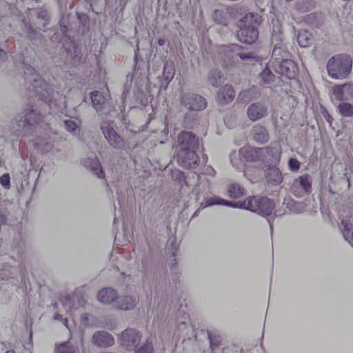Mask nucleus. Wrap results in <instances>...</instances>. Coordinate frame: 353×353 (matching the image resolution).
Returning a JSON list of instances; mask_svg holds the SVG:
<instances>
[{
	"mask_svg": "<svg viewBox=\"0 0 353 353\" xmlns=\"http://www.w3.org/2000/svg\"><path fill=\"white\" fill-rule=\"evenodd\" d=\"M11 58L14 65L22 70L25 85L30 97L39 101L41 110L33 105L27 107L17 115L12 123V127L17 136L34 134L31 139L32 145L41 152H48L53 146L51 132L50 117L53 114H63L65 110V98L59 91H54L35 70L26 62L25 54L14 51Z\"/></svg>",
	"mask_w": 353,
	"mask_h": 353,
	"instance_id": "obj_1",
	"label": "nucleus"
},
{
	"mask_svg": "<svg viewBox=\"0 0 353 353\" xmlns=\"http://www.w3.org/2000/svg\"><path fill=\"white\" fill-rule=\"evenodd\" d=\"M173 257L170 265V276H168L165 274H155L154 286H150V290L151 296L154 293V303H157V319L167 323L169 329H172V325L176 324L177 327L173 333H170V337L175 336L176 340L179 341L181 336H183L184 341L185 336L191 331L189 315L182 309L181 305L180 308L175 310L168 304L169 293L172 292L174 288H176L179 279L174 254ZM169 332H171V330H169Z\"/></svg>",
	"mask_w": 353,
	"mask_h": 353,
	"instance_id": "obj_2",
	"label": "nucleus"
},
{
	"mask_svg": "<svg viewBox=\"0 0 353 353\" xmlns=\"http://www.w3.org/2000/svg\"><path fill=\"white\" fill-rule=\"evenodd\" d=\"M60 30L63 34L60 42L63 48L61 59L63 65V68L61 65L59 66L63 71L67 72V69L76 68L84 64L86 52L83 49L81 41L72 38L71 32L62 21H60Z\"/></svg>",
	"mask_w": 353,
	"mask_h": 353,
	"instance_id": "obj_3",
	"label": "nucleus"
},
{
	"mask_svg": "<svg viewBox=\"0 0 353 353\" xmlns=\"http://www.w3.org/2000/svg\"><path fill=\"white\" fill-rule=\"evenodd\" d=\"M13 254H17V259L14 255H4L0 257V277L2 280L10 279V283L17 287L19 279L15 276H20L21 281L26 284L25 279V246L22 241L17 242L12 249Z\"/></svg>",
	"mask_w": 353,
	"mask_h": 353,
	"instance_id": "obj_4",
	"label": "nucleus"
},
{
	"mask_svg": "<svg viewBox=\"0 0 353 353\" xmlns=\"http://www.w3.org/2000/svg\"><path fill=\"white\" fill-rule=\"evenodd\" d=\"M205 206L221 205L234 208H241L257 213L263 216H270L274 210V202L266 196H249L245 201L234 202L217 196L206 198Z\"/></svg>",
	"mask_w": 353,
	"mask_h": 353,
	"instance_id": "obj_5",
	"label": "nucleus"
},
{
	"mask_svg": "<svg viewBox=\"0 0 353 353\" xmlns=\"http://www.w3.org/2000/svg\"><path fill=\"white\" fill-rule=\"evenodd\" d=\"M261 23V17L254 12L245 14L237 23V39L245 44H252L259 38L258 27Z\"/></svg>",
	"mask_w": 353,
	"mask_h": 353,
	"instance_id": "obj_6",
	"label": "nucleus"
},
{
	"mask_svg": "<svg viewBox=\"0 0 353 353\" xmlns=\"http://www.w3.org/2000/svg\"><path fill=\"white\" fill-rule=\"evenodd\" d=\"M218 53L225 67L236 66L240 61H246L254 59L252 53L245 50L237 43L223 45L219 47Z\"/></svg>",
	"mask_w": 353,
	"mask_h": 353,
	"instance_id": "obj_7",
	"label": "nucleus"
},
{
	"mask_svg": "<svg viewBox=\"0 0 353 353\" xmlns=\"http://www.w3.org/2000/svg\"><path fill=\"white\" fill-rule=\"evenodd\" d=\"M172 176L179 181L181 189H183L185 186L190 189L191 193L195 195L196 201L199 200L201 196L205 197L208 193V183H202L200 182L201 177L195 172L191 173L188 177H185L183 172L175 170L172 172Z\"/></svg>",
	"mask_w": 353,
	"mask_h": 353,
	"instance_id": "obj_8",
	"label": "nucleus"
},
{
	"mask_svg": "<svg viewBox=\"0 0 353 353\" xmlns=\"http://www.w3.org/2000/svg\"><path fill=\"white\" fill-rule=\"evenodd\" d=\"M352 61L347 54H340L332 57L327 63L328 75L332 79H345L351 72Z\"/></svg>",
	"mask_w": 353,
	"mask_h": 353,
	"instance_id": "obj_9",
	"label": "nucleus"
},
{
	"mask_svg": "<svg viewBox=\"0 0 353 353\" xmlns=\"http://www.w3.org/2000/svg\"><path fill=\"white\" fill-rule=\"evenodd\" d=\"M135 65L134 72L132 74H128L126 77V82L123 87V92L122 97L126 99L130 95L131 92L135 93L139 90H141L143 83L147 81V71L148 69L145 66L144 63L142 67L137 61V56H134Z\"/></svg>",
	"mask_w": 353,
	"mask_h": 353,
	"instance_id": "obj_10",
	"label": "nucleus"
},
{
	"mask_svg": "<svg viewBox=\"0 0 353 353\" xmlns=\"http://www.w3.org/2000/svg\"><path fill=\"white\" fill-rule=\"evenodd\" d=\"M86 303V297L83 289H77L72 294H68L60 299L59 303L54 304V307H58L61 304L64 312L73 318L74 312L81 307H83Z\"/></svg>",
	"mask_w": 353,
	"mask_h": 353,
	"instance_id": "obj_11",
	"label": "nucleus"
},
{
	"mask_svg": "<svg viewBox=\"0 0 353 353\" xmlns=\"http://www.w3.org/2000/svg\"><path fill=\"white\" fill-rule=\"evenodd\" d=\"M100 128L104 137L112 148L121 149L124 146L123 139L114 130L113 121L106 119L103 121Z\"/></svg>",
	"mask_w": 353,
	"mask_h": 353,
	"instance_id": "obj_12",
	"label": "nucleus"
},
{
	"mask_svg": "<svg viewBox=\"0 0 353 353\" xmlns=\"http://www.w3.org/2000/svg\"><path fill=\"white\" fill-rule=\"evenodd\" d=\"M181 104L190 111H201L207 106L206 99L202 96L193 92L182 94Z\"/></svg>",
	"mask_w": 353,
	"mask_h": 353,
	"instance_id": "obj_13",
	"label": "nucleus"
},
{
	"mask_svg": "<svg viewBox=\"0 0 353 353\" xmlns=\"http://www.w3.org/2000/svg\"><path fill=\"white\" fill-rule=\"evenodd\" d=\"M142 338L141 333L134 329L128 327L123 330L119 336L121 346L128 351H132L140 344Z\"/></svg>",
	"mask_w": 353,
	"mask_h": 353,
	"instance_id": "obj_14",
	"label": "nucleus"
},
{
	"mask_svg": "<svg viewBox=\"0 0 353 353\" xmlns=\"http://www.w3.org/2000/svg\"><path fill=\"white\" fill-rule=\"evenodd\" d=\"M312 177L308 174H304L293 181L291 190L297 197L307 195L312 192Z\"/></svg>",
	"mask_w": 353,
	"mask_h": 353,
	"instance_id": "obj_15",
	"label": "nucleus"
},
{
	"mask_svg": "<svg viewBox=\"0 0 353 353\" xmlns=\"http://www.w3.org/2000/svg\"><path fill=\"white\" fill-rule=\"evenodd\" d=\"M90 99L92 107L97 112L108 114L111 112L108 94H105L101 91H93L90 94Z\"/></svg>",
	"mask_w": 353,
	"mask_h": 353,
	"instance_id": "obj_16",
	"label": "nucleus"
},
{
	"mask_svg": "<svg viewBox=\"0 0 353 353\" xmlns=\"http://www.w3.org/2000/svg\"><path fill=\"white\" fill-rule=\"evenodd\" d=\"M274 71L285 76L289 79H295L298 74V68L294 61L290 59H283L281 61L276 62L272 65Z\"/></svg>",
	"mask_w": 353,
	"mask_h": 353,
	"instance_id": "obj_17",
	"label": "nucleus"
},
{
	"mask_svg": "<svg viewBox=\"0 0 353 353\" xmlns=\"http://www.w3.org/2000/svg\"><path fill=\"white\" fill-rule=\"evenodd\" d=\"M176 161L182 168L194 169L199 165V157L196 150H180L176 155Z\"/></svg>",
	"mask_w": 353,
	"mask_h": 353,
	"instance_id": "obj_18",
	"label": "nucleus"
},
{
	"mask_svg": "<svg viewBox=\"0 0 353 353\" xmlns=\"http://www.w3.org/2000/svg\"><path fill=\"white\" fill-rule=\"evenodd\" d=\"M180 150H196L199 148V139L192 132L182 131L177 137Z\"/></svg>",
	"mask_w": 353,
	"mask_h": 353,
	"instance_id": "obj_19",
	"label": "nucleus"
},
{
	"mask_svg": "<svg viewBox=\"0 0 353 353\" xmlns=\"http://www.w3.org/2000/svg\"><path fill=\"white\" fill-rule=\"evenodd\" d=\"M241 153L245 162H259L264 161L265 155L268 153V149L265 148H251L250 146H244L241 148Z\"/></svg>",
	"mask_w": 353,
	"mask_h": 353,
	"instance_id": "obj_20",
	"label": "nucleus"
},
{
	"mask_svg": "<svg viewBox=\"0 0 353 353\" xmlns=\"http://www.w3.org/2000/svg\"><path fill=\"white\" fill-rule=\"evenodd\" d=\"M81 164L85 168L89 169L98 178L105 179V174L101 163L94 154L92 153L88 157L83 158L81 160Z\"/></svg>",
	"mask_w": 353,
	"mask_h": 353,
	"instance_id": "obj_21",
	"label": "nucleus"
},
{
	"mask_svg": "<svg viewBox=\"0 0 353 353\" xmlns=\"http://www.w3.org/2000/svg\"><path fill=\"white\" fill-rule=\"evenodd\" d=\"M247 114L250 121H259L268 114V107L261 102L252 103L247 109Z\"/></svg>",
	"mask_w": 353,
	"mask_h": 353,
	"instance_id": "obj_22",
	"label": "nucleus"
},
{
	"mask_svg": "<svg viewBox=\"0 0 353 353\" xmlns=\"http://www.w3.org/2000/svg\"><path fill=\"white\" fill-rule=\"evenodd\" d=\"M92 341L95 345L103 348L110 347L114 343L113 336L104 330L94 332Z\"/></svg>",
	"mask_w": 353,
	"mask_h": 353,
	"instance_id": "obj_23",
	"label": "nucleus"
},
{
	"mask_svg": "<svg viewBox=\"0 0 353 353\" xmlns=\"http://www.w3.org/2000/svg\"><path fill=\"white\" fill-rule=\"evenodd\" d=\"M339 228L345 240L353 246V216L343 217Z\"/></svg>",
	"mask_w": 353,
	"mask_h": 353,
	"instance_id": "obj_24",
	"label": "nucleus"
},
{
	"mask_svg": "<svg viewBox=\"0 0 353 353\" xmlns=\"http://www.w3.org/2000/svg\"><path fill=\"white\" fill-rule=\"evenodd\" d=\"M136 305V299L130 295H117L114 302V308L121 310H132Z\"/></svg>",
	"mask_w": 353,
	"mask_h": 353,
	"instance_id": "obj_25",
	"label": "nucleus"
},
{
	"mask_svg": "<svg viewBox=\"0 0 353 353\" xmlns=\"http://www.w3.org/2000/svg\"><path fill=\"white\" fill-rule=\"evenodd\" d=\"M98 300L103 304H112L114 307V302L117 297V292L111 288H105L98 292Z\"/></svg>",
	"mask_w": 353,
	"mask_h": 353,
	"instance_id": "obj_26",
	"label": "nucleus"
},
{
	"mask_svg": "<svg viewBox=\"0 0 353 353\" xmlns=\"http://www.w3.org/2000/svg\"><path fill=\"white\" fill-rule=\"evenodd\" d=\"M253 139L260 143L263 144L268 141L269 134L266 128L261 124H256L252 129Z\"/></svg>",
	"mask_w": 353,
	"mask_h": 353,
	"instance_id": "obj_27",
	"label": "nucleus"
},
{
	"mask_svg": "<svg viewBox=\"0 0 353 353\" xmlns=\"http://www.w3.org/2000/svg\"><path fill=\"white\" fill-rule=\"evenodd\" d=\"M259 83L266 88H272L275 83L276 77L269 69L265 67L258 77Z\"/></svg>",
	"mask_w": 353,
	"mask_h": 353,
	"instance_id": "obj_28",
	"label": "nucleus"
},
{
	"mask_svg": "<svg viewBox=\"0 0 353 353\" xmlns=\"http://www.w3.org/2000/svg\"><path fill=\"white\" fill-rule=\"evenodd\" d=\"M235 97V91L231 85H225L218 92V99L221 103H229Z\"/></svg>",
	"mask_w": 353,
	"mask_h": 353,
	"instance_id": "obj_29",
	"label": "nucleus"
},
{
	"mask_svg": "<svg viewBox=\"0 0 353 353\" xmlns=\"http://www.w3.org/2000/svg\"><path fill=\"white\" fill-rule=\"evenodd\" d=\"M268 182L272 185H278L283 181L282 173L276 167H271L267 170Z\"/></svg>",
	"mask_w": 353,
	"mask_h": 353,
	"instance_id": "obj_30",
	"label": "nucleus"
},
{
	"mask_svg": "<svg viewBox=\"0 0 353 353\" xmlns=\"http://www.w3.org/2000/svg\"><path fill=\"white\" fill-rule=\"evenodd\" d=\"M230 163L238 170H243L245 168V161L241 153V148L237 151H232L230 155Z\"/></svg>",
	"mask_w": 353,
	"mask_h": 353,
	"instance_id": "obj_31",
	"label": "nucleus"
},
{
	"mask_svg": "<svg viewBox=\"0 0 353 353\" xmlns=\"http://www.w3.org/2000/svg\"><path fill=\"white\" fill-rule=\"evenodd\" d=\"M214 21L222 26H227L230 19V14L227 9L221 8L215 10L212 14Z\"/></svg>",
	"mask_w": 353,
	"mask_h": 353,
	"instance_id": "obj_32",
	"label": "nucleus"
},
{
	"mask_svg": "<svg viewBox=\"0 0 353 353\" xmlns=\"http://www.w3.org/2000/svg\"><path fill=\"white\" fill-rule=\"evenodd\" d=\"M297 42L301 48L310 46L314 41L313 36L307 30H300L297 34Z\"/></svg>",
	"mask_w": 353,
	"mask_h": 353,
	"instance_id": "obj_33",
	"label": "nucleus"
},
{
	"mask_svg": "<svg viewBox=\"0 0 353 353\" xmlns=\"http://www.w3.org/2000/svg\"><path fill=\"white\" fill-rule=\"evenodd\" d=\"M287 52L283 48V46H278V43L274 46L272 57H271V64L273 65L276 62L281 61L283 59H285Z\"/></svg>",
	"mask_w": 353,
	"mask_h": 353,
	"instance_id": "obj_34",
	"label": "nucleus"
},
{
	"mask_svg": "<svg viewBox=\"0 0 353 353\" xmlns=\"http://www.w3.org/2000/svg\"><path fill=\"white\" fill-rule=\"evenodd\" d=\"M134 254L136 256V261L137 263L141 262V271L142 272H146L147 270V266L148 263V259L146 256L145 252H143V250H141V248L139 245H137L134 249Z\"/></svg>",
	"mask_w": 353,
	"mask_h": 353,
	"instance_id": "obj_35",
	"label": "nucleus"
},
{
	"mask_svg": "<svg viewBox=\"0 0 353 353\" xmlns=\"http://www.w3.org/2000/svg\"><path fill=\"white\" fill-rule=\"evenodd\" d=\"M54 353H79V350L72 345L70 342L67 341L57 345Z\"/></svg>",
	"mask_w": 353,
	"mask_h": 353,
	"instance_id": "obj_36",
	"label": "nucleus"
},
{
	"mask_svg": "<svg viewBox=\"0 0 353 353\" xmlns=\"http://www.w3.org/2000/svg\"><path fill=\"white\" fill-rule=\"evenodd\" d=\"M228 194L232 199H238L245 194V189L239 184L232 183L228 187Z\"/></svg>",
	"mask_w": 353,
	"mask_h": 353,
	"instance_id": "obj_37",
	"label": "nucleus"
},
{
	"mask_svg": "<svg viewBox=\"0 0 353 353\" xmlns=\"http://www.w3.org/2000/svg\"><path fill=\"white\" fill-rule=\"evenodd\" d=\"M175 69L174 63L172 61H166L164 63L163 76L165 80L169 83L174 76Z\"/></svg>",
	"mask_w": 353,
	"mask_h": 353,
	"instance_id": "obj_38",
	"label": "nucleus"
},
{
	"mask_svg": "<svg viewBox=\"0 0 353 353\" xmlns=\"http://www.w3.org/2000/svg\"><path fill=\"white\" fill-rule=\"evenodd\" d=\"M208 79L209 83L214 87H218L223 83V74L218 70H210Z\"/></svg>",
	"mask_w": 353,
	"mask_h": 353,
	"instance_id": "obj_39",
	"label": "nucleus"
},
{
	"mask_svg": "<svg viewBox=\"0 0 353 353\" xmlns=\"http://www.w3.org/2000/svg\"><path fill=\"white\" fill-rule=\"evenodd\" d=\"M63 125L68 132L76 137L79 136L80 129L79 125L74 121L70 119H64L63 120Z\"/></svg>",
	"mask_w": 353,
	"mask_h": 353,
	"instance_id": "obj_40",
	"label": "nucleus"
},
{
	"mask_svg": "<svg viewBox=\"0 0 353 353\" xmlns=\"http://www.w3.org/2000/svg\"><path fill=\"white\" fill-rule=\"evenodd\" d=\"M314 0H298L296 3V8L302 12L310 11L314 8Z\"/></svg>",
	"mask_w": 353,
	"mask_h": 353,
	"instance_id": "obj_41",
	"label": "nucleus"
},
{
	"mask_svg": "<svg viewBox=\"0 0 353 353\" xmlns=\"http://www.w3.org/2000/svg\"><path fill=\"white\" fill-rule=\"evenodd\" d=\"M153 349L152 341L148 339L143 343L138 345L132 351H134L135 353H152Z\"/></svg>",
	"mask_w": 353,
	"mask_h": 353,
	"instance_id": "obj_42",
	"label": "nucleus"
},
{
	"mask_svg": "<svg viewBox=\"0 0 353 353\" xmlns=\"http://www.w3.org/2000/svg\"><path fill=\"white\" fill-rule=\"evenodd\" d=\"M338 110L343 117H353V105L347 102L340 103L338 105Z\"/></svg>",
	"mask_w": 353,
	"mask_h": 353,
	"instance_id": "obj_43",
	"label": "nucleus"
},
{
	"mask_svg": "<svg viewBox=\"0 0 353 353\" xmlns=\"http://www.w3.org/2000/svg\"><path fill=\"white\" fill-rule=\"evenodd\" d=\"M348 88H349V86L347 84L335 86L333 89V92H334V94L336 98L339 101L343 100L345 99L344 95H343L344 92Z\"/></svg>",
	"mask_w": 353,
	"mask_h": 353,
	"instance_id": "obj_44",
	"label": "nucleus"
},
{
	"mask_svg": "<svg viewBox=\"0 0 353 353\" xmlns=\"http://www.w3.org/2000/svg\"><path fill=\"white\" fill-rule=\"evenodd\" d=\"M0 184L5 190L10 188V176L8 173H5L0 176Z\"/></svg>",
	"mask_w": 353,
	"mask_h": 353,
	"instance_id": "obj_45",
	"label": "nucleus"
},
{
	"mask_svg": "<svg viewBox=\"0 0 353 353\" xmlns=\"http://www.w3.org/2000/svg\"><path fill=\"white\" fill-rule=\"evenodd\" d=\"M282 34L281 32H276V31H273L272 34V38H271V42L272 45L274 46L276 44L278 43V46H282Z\"/></svg>",
	"mask_w": 353,
	"mask_h": 353,
	"instance_id": "obj_46",
	"label": "nucleus"
},
{
	"mask_svg": "<svg viewBox=\"0 0 353 353\" xmlns=\"http://www.w3.org/2000/svg\"><path fill=\"white\" fill-rule=\"evenodd\" d=\"M288 164L292 172H297L301 167L300 162L296 158H290Z\"/></svg>",
	"mask_w": 353,
	"mask_h": 353,
	"instance_id": "obj_47",
	"label": "nucleus"
},
{
	"mask_svg": "<svg viewBox=\"0 0 353 353\" xmlns=\"http://www.w3.org/2000/svg\"><path fill=\"white\" fill-rule=\"evenodd\" d=\"M54 319L55 320H59V321H61L63 322V324L68 329L70 330L69 328V325H68V319L67 318H64L63 316V315L60 313H57L54 314Z\"/></svg>",
	"mask_w": 353,
	"mask_h": 353,
	"instance_id": "obj_48",
	"label": "nucleus"
},
{
	"mask_svg": "<svg viewBox=\"0 0 353 353\" xmlns=\"http://www.w3.org/2000/svg\"><path fill=\"white\" fill-rule=\"evenodd\" d=\"M2 344L4 346V349L2 350V351L5 350L4 353H20V352H17L14 350L13 345L12 344L7 343H3Z\"/></svg>",
	"mask_w": 353,
	"mask_h": 353,
	"instance_id": "obj_49",
	"label": "nucleus"
},
{
	"mask_svg": "<svg viewBox=\"0 0 353 353\" xmlns=\"http://www.w3.org/2000/svg\"><path fill=\"white\" fill-rule=\"evenodd\" d=\"M308 19L316 18V21L314 22V25L319 26L321 23V14L318 13H312L307 16Z\"/></svg>",
	"mask_w": 353,
	"mask_h": 353,
	"instance_id": "obj_50",
	"label": "nucleus"
},
{
	"mask_svg": "<svg viewBox=\"0 0 353 353\" xmlns=\"http://www.w3.org/2000/svg\"><path fill=\"white\" fill-rule=\"evenodd\" d=\"M90 316V315L88 313H83V314H81L80 320H81V323L83 325H90L89 319H88Z\"/></svg>",
	"mask_w": 353,
	"mask_h": 353,
	"instance_id": "obj_51",
	"label": "nucleus"
},
{
	"mask_svg": "<svg viewBox=\"0 0 353 353\" xmlns=\"http://www.w3.org/2000/svg\"><path fill=\"white\" fill-rule=\"evenodd\" d=\"M117 194L118 195V199H117L118 202L120 205V208H121L124 203V199L123 198V196L121 195V192H120L119 190H117Z\"/></svg>",
	"mask_w": 353,
	"mask_h": 353,
	"instance_id": "obj_52",
	"label": "nucleus"
},
{
	"mask_svg": "<svg viewBox=\"0 0 353 353\" xmlns=\"http://www.w3.org/2000/svg\"><path fill=\"white\" fill-rule=\"evenodd\" d=\"M38 17L39 19H43V21H47L48 19V13L45 10H43V11H41L39 14H38Z\"/></svg>",
	"mask_w": 353,
	"mask_h": 353,
	"instance_id": "obj_53",
	"label": "nucleus"
},
{
	"mask_svg": "<svg viewBox=\"0 0 353 353\" xmlns=\"http://www.w3.org/2000/svg\"><path fill=\"white\" fill-rule=\"evenodd\" d=\"M7 59L6 52L1 48H0V61L1 62L5 61Z\"/></svg>",
	"mask_w": 353,
	"mask_h": 353,
	"instance_id": "obj_54",
	"label": "nucleus"
},
{
	"mask_svg": "<svg viewBox=\"0 0 353 353\" xmlns=\"http://www.w3.org/2000/svg\"><path fill=\"white\" fill-rule=\"evenodd\" d=\"M145 241L148 245V251L151 253L153 250V247H156V245H153L150 241L148 237H146Z\"/></svg>",
	"mask_w": 353,
	"mask_h": 353,
	"instance_id": "obj_55",
	"label": "nucleus"
},
{
	"mask_svg": "<svg viewBox=\"0 0 353 353\" xmlns=\"http://www.w3.org/2000/svg\"><path fill=\"white\" fill-rule=\"evenodd\" d=\"M205 173L209 175H214L215 171L212 167H208L205 170Z\"/></svg>",
	"mask_w": 353,
	"mask_h": 353,
	"instance_id": "obj_56",
	"label": "nucleus"
},
{
	"mask_svg": "<svg viewBox=\"0 0 353 353\" xmlns=\"http://www.w3.org/2000/svg\"><path fill=\"white\" fill-rule=\"evenodd\" d=\"M209 339H210V347H211V348H212V351H214V347H215V346H217V345H218V344H217V343H216V342L214 341L212 339V338L210 337V336H209Z\"/></svg>",
	"mask_w": 353,
	"mask_h": 353,
	"instance_id": "obj_57",
	"label": "nucleus"
},
{
	"mask_svg": "<svg viewBox=\"0 0 353 353\" xmlns=\"http://www.w3.org/2000/svg\"><path fill=\"white\" fill-rule=\"evenodd\" d=\"M157 43L159 46H163L165 43V39L164 38H159L157 40Z\"/></svg>",
	"mask_w": 353,
	"mask_h": 353,
	"instance_id": "obj_58",
	"label": "nucleus"
},
{
	"mask_svg": "<svg viewBox=\"0 0 353 353\" xmlns=\"http://www.w3.org/2000/svg\"><path fill=\"white\" fill-rule=\"evenodd\" d=\"M88 30H89L88 27H87L85 25H83V29H82V33L85 34V32H88Z\"/></svg>",
	"mask_w": 353,
	"mask_h": 353,
	"instance_id": "obj_59",
	"label": "nucleus"
},
{
	"mask_svg": "<svg viewBox=\"0 0 353 353\" xmlns=\"http://www.w3.org/2000/svg\"><path fill=\"white\" fill-rule=\"evenodd\" d=\"M345 176L347 177L348 185H350V178L347 176V169H346V172L345 173Z\"/></svg>",
	"mask_w": 353,
	"mask_h": 353,
	"instance_id": "obj_60",
	"label": "nucleus"
},
{
	"mask_svg": "<svg viewBox=\"0 0 353 353\" xmlns=\"http://www.w3.org/2000/svg\"><path fill=\"white\" fill-rule=\"evenodd\" d=\"M348 19H353V9L351 10V12H349V17H348Z\"/></svg>",
	"mask_w": 353,
	"mask_h": 353,
	"instance_id": "obj_61",
	"label": "nucleus"
},
{
	"mask_svg": "<svg viewBox=\"0 0 353 353\" xmlns=\"http://www.w3.org/2000/svg\"><path fill=\"white\" fill-rule=\"evenodd\" d=\"M88 3L90 4H92L93 2L96 1L97 0H86Z\"/></svg>",
	"mask_w": 353,
	"mask_h": 353,
	"instance_id": "obj_62",
	"label": "nucleus"
},
{
	"mask_svg": "<svg viewBox=\"0 0 353 353\" xmlns=\"http://www.w3.org/2000/svg\"><path fill=\"white\" fill-rule=\"evenodd\" d=\"M234 353H245L242 350H241L239 352L236 350Z\"/></svg>",
	"mask_w": 353,
	"mask_h": 353,
	"instance_id": "obj_63",
	"label": "nucleus"
},
{
	"mask_svg": "<svg viewBox=\"0 0 353 353\" xmlns=\"http://www.w3.org/2000/svg\"><path fill=\"white\" fill-rule=\"evenodd\" d=\"M117 218H116V217H114V222H113V223H114V225L117 224Z\"/></svg>",
	"mask_w": 353,
	"mask_h": 353,
	"instance_id": "obj_64",
	"label": "nucleus"
}]
</instances>
